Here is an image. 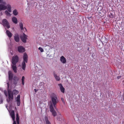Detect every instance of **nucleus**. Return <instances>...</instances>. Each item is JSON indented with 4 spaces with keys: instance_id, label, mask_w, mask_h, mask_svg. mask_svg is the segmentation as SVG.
Listing matches in <instances>:
<instances>
[{
    "instance_id": "f8f14e48",
    "label": "nucleus",
    "mask_w": 124,
    "mask_h": 124,
    "mask_svg": "<svg viewBox=\"0 0 124 124\" xmlns=\"http://www.w3.org/2000/svg\"><path fill=\"white\" fill-rule=\"evenodd\" d=\"M19 26L20 27V28L22 30H24V31H27V30L25 28V27L24 28L23 27V24L22 22H20L19 23Z\"/></svg>"
},
{
    "instance_id": "0eeeda50",
    "label": "nucleus",
    "mask_w": 124,
    "mask_h": 124,
    "mask_svg": "<svg viewBox=\"0 0 124 124\" xmlns=\"http://www.w3.org/2000/svg\"><path fill=\"white\" fill-rule=\"evenodd\" d=\"M8 99H7V102L9 103L10 101H11L13 99V94L9 93L8 94Z\"/></svg>"
},
{
    "instance_id": "423d86ee",
    "label": "nucleus",
    "mask_w": 124,
    "mask_h": 124,
    "mask_svg": "<svg viewBox=\"0 0 124 124\" xmlns=\"http://www.w3.org/2000/svg\"><path fill=\"white\" fill-rule=\"evenodd\" d=\"M27 36L23 33V36L20 37V38L23 42L25 43L26 41V40L27 39Z\"/></svg>"
},
{
    "instance_id": "9d476101",
    "label": "nucleus",
    "mask_w": 124,
    "mask_h": 124,
    "mask_svg": "<svg viewBox=\"0 0 124 124\" xmlns=\"http://www.w3.org/2000/svg\"><path fill=\"white\" fill-rule=\"evenodd\" d=\"M60 61L63 63H65L66 62V58L63 56L60 57Z\"/></svg>"
},
{
    "instance_id": "39448f33",
    "label": "nucleus",
    "mask_w": 124,
    "mask_h": 124,
    "mask_svg": "<svg viewBox=\"0 0 124 124\" xmlns=\"http://www.w3.org/2000/svg\"><path fill=\"white\" fill-rule=\"evenodd\" d=\"M3 25L7 28H9L10 27V25L7 20L6 19H3L2 21Z\"/></svg>"
},
{
    "instance_id": "f257e3e1",
    "label": "nucleus",
    "mask_w": 124,
    "mask_h": 124,
    "mask_svg": "<svg viewBox=\"0 0 124 124\" xmlns=\"http://www.w3.org/2000/svg\"><path fill=\"white\" fill-rule=\"evenodd\" d=\"M51 101H50L49 104L50 111L52 112V115L55 116H56L57 113L54 108H56V105L58 102V100L56 95L54 93L52 94L50 96Z\"/></svg>"
},
{
    "instance_id": "b1692460",
    "label": "nucleus",
    "mask_w": 124,
    "mask_h": 124,
    "mask_svg": "<svg viewBox=\"0 0 124 124\" xmlns=\"http://www.w3.org/2000/svg\"><path fill=\"white\" fill-rule=\"evenodd\" d=\"M109 16L110 18H113L115 17L114 15L111 13H110V14L109 15Z\"/></svg>"
},
{
    "instance_id": "5701e85b",
    "label": "nucleus",
    "mask_w": 124,
    "mask_h": 124,
    "mask_svg": "<svg viewBox=\"0 0 124 124\" xmlns=\"http://www.w3.org/2000/svg\"><path fill=\"white\" fill-rule=\"evenodd\" d=\"M13 14L15 16L17 15L18 14V12L16 9L14 10L13 12Z\"/></svg>"
},
{
    "instance_id": "2f4dec72",
    "label": "nucleus",
    "mask_w": 124,
    "mask_h": 124,
    "mask_svg": "<svg viewBox=\"0 0 124 124\" xmlns=\"http://www.w3.org/2000/svg\"><path fill=\"white\" fill-rule=\"evenodd\" d=\"M13 124H16L15 120L13 121Z\"/></svg>"
},
{
    "instance_id": "6ab92c4d",
    "label": "nucleus",
    "mask_w": 124,
    "mask_h": 124,
    "mask_svg": "<svg viewBox=\"0 0 124 124\" xmlns=\"http://www.w3.org/2000/svg\"><path fill=\"white\" fill-rule=\"evenodd\" d=\"M6 33L9 38H11L12 36V34L11 32L8 30H7L6 31Z\"/></svg>"
},
{
    "instance_id": "c9c22d12",
    "label": "nucleus",
    "mask_w": 124,
    "mask_h": 124,
    "mask_svg": "<svg viewBox=\"0 0 124 124\" xmlns=\"http://www.w3.org/2000/svg\"><path fill=\"white\" fill-rule=\"evenodd\" d=\"M30 0L32 1V0H27V2H29Z\"/></svg>"
},
{
    "instance_id": "f704fd0d",
    "label": "nucleus",
    "mask_w": 124,
    "mask_h": 124,
    "mask_svg": "<svg viewBox=\"0 0 124 124\" xmlns=\"http://www.w3.org/2000/svg\"><path fill=\"white\" fill-rule=\"evenodd\" d=\"M38 90H37L36 89H34V91L35 92H36L38 91Z\"/></svg>"
},
{
    "instance_id": "f03ea898",
    "label": "nucleus",
    "mask_w": 124,
    "mask_h": 124,
    "mask_svg": "<svg viewBox=\"0 0 124 124\" xmlns=\"http://www.w3.org/2000/svg\"><path fill=\"white\" fill-rule=\"evenodd\" d=\"M9 81L11 82V83L16 85L19 80V78L15 76L13 78V74L11 71L8 72Z\"/></svg>"
},
{
    "instance_id": "cd10ccee",
    "label": "nucleus",
    "mask_w": 124,
    "mask_h": 124,
    "mask_svg": "<svg viewBox=\"0 0 124 124\" xmlns=\"http://www.w3.org/2000/svg\"><path fill=\"white\" fill-rule=\"evenodd\" d=\"M0 3H2L4 5L6 4V2L5 1H3V0H0Z\"/></svg>"
},
{
    "instance_id": "20e7f679",
    "label": "nucleus",
    "mask_w": 124,
    "mask_h": 124,
    "mask_svg": "<svg viewBox=\"0 0 124 124\" xmlns=\"http://www.w3.org/2000/svg\"><path fill=\"white\" fill-rule=\"evenodd\" d=\"M19 59L18 56L16 55L14 56L12 59V62L13 64H16L18 61Z\"/></svg>"
},
{
    "instance_id": "c85d7f7f",
    "label": "nucleus",
    "mask_w": 124,
    "mask_h": 124,
    "mask_svg": "<svg viewBox=\"0 0 124 124\" xmlns=\"http://www.w3.org/2000/svg\"><path fill=\"white\" fill-rule=\"evenodd\" d=\"M39 49L40 51L41 52H43L44 51L43 49L40 47L39 48Z\"/></svg>"
},
{
    "instance_id": "7ed1b4c3",
    "label": "nucleus",
    "mask_w": 124,
    "mask_h": 124,
    "mask_svg": "<svg viewBox=\"0 0 124 124\" xmlns=\"http://www.w3.org/2000/svg\"><path fill=\"white\" fill-rule=\"evenodd\" d=\"M28 56L27 54L26 53L24 54L23 56V61L22 62V69L24 70L25 69L26 67V64L25 62H27L28 60Z\"/></svg>"
},
{
    "instance_id": "473e14b6",
    "label": "nucleus",
    "mask_w": 124,
    "mask_h": 124,
    "mask_svg": "<svg viewBox=\"0 0 124 124\" xmlns=\"http://www.w3.org/2000/svg\"><path fill=\"white\" fill-rule=\"evenodd\" d=\"M121 76H118L117 77V79H119L120 78H121Z\"/></svg>"
},
{
    "instance_id": "aec40b11",
    "label": "nucleus",
    "mask_w": 124,
    "mask_h": 124,
    "mask_svg": "<svg viewBox=\"0 0 124 124\" xmlns=\"http://www.w3.org/2000/svg\"><path fill=\"white\" fill-rule=\"evenodd\" d=\"M54 77L57 81H59L60 80V78L59 77L57 76V75L54 72Z\"/></svg>"
},
{
    "instance_id": "ddd939ff",
    "label": "nucleus",
    "mask_w": 124,
    "mask_h": 124,
    "mask_svg": "<svg viewBox=\"0 0 124 124\" xmlns=\"http://www.w3.org/2000/svg\"><path fill=\"white\" fill-rule=\"evenodd\" d=\"M58 85L60 87V89L61 91L63 93H64L65 91V89L63 87L62 84H58Z\"/></svg>"
},
{
    "instance_id": "6e6552de",
    "label": "nucleus",
    "mask_w": 124,
    "mask_h": 124,
    "mask_svg": "<svg viewBox=\"0 0 124 124\" xmlns=\"http://www.w3.org/2000/svg\"><path fill=\"white\" fill-rule=\"evenodd\" d=\"M18 51L20 53H23L25 51L24 48L22 46H20L18 47Z\"/></svg>"
},
{
    "instance_id": "bb28decb",
    "label": "nucleus",
    "mask_w": 124,
    "mask_h": 124,
    "mask_svg": "<svg viewBox=\"0 0 124 124\" xmlns=\"http://www.w3.org/2000/svg\"><path fill=\"white\" fill-rule=\"evenodd\" d=\"M16 121H19V117L18 114V113H17L16 114Z\"/></svg>"
},
{
    "instance_id": "7c9ffc66",
    "label": "nucleus",
    "mask_w": 124,
    "mask_h": 124,
    "mask_svg": "<svg viewBox=\"0 0 124 124\" xmlns=\"http://www.w3.org/2000/svg\"><path fill=\"white\" fill-rule=\"evenodd\" d=\"M4 93L5 95L6 96H7V92L6 91H4Z\"/></svg>"
},
{
    "instance_id": "f3484780",
    "label": "nucleus",
    "mask_w": 124,
    "mask_h": 124,
    "mask_svg": "<svg viewBox=\"0 0 124 124\" xmlns=\"http://www.w3.org/2000/svg\"><path fill=\"white\" fill-rule=\"evenodd\" d=\"M11 117L13 121L15 120V113L14 111V110H12L11 113Z\"/></svg>"
},
{
    "instance_id": "2eb2a0df",
    "label": "nucleus",
    "mask_w": 124,
    "mask_h": 124,
    "mask_svg": "<svg viewBox=\"0 0 124 124\" xmlns=\"http://www.w3.org/2000/svg\"><path fill=\"white\" fill-rule=\"evenodd\" d=\"M101 42L103 43V42L104 43H107L108 42V39L105 37H102ZM103 44V43H102Z\"/></svg>"
},
{
    "instance_id": "c756f323",
    "label": "nucleus",
    "mask_w": 124,
    "mask_h": 124,
    "mask_svg": "<svg viewBox=\"0 0 124 124\" xmlns=\"http://www.w3.org/2000/svg\"><path fill=\"white\" fill-rule=\"evenodd\" d=\"M63 103H64V104H65V101H64V99L63 98H62L61 99Z\"/></svg>"
},
{
    "instance_id": "393cba45",
    "label": "nucleus",
    "mask_w": 124,
    "mask_h": 124,
    "mask_svg": "<svg viewBox=\"0 0 124 124\" xmlns=\"http://www.w3.org/2000/svg\"><path fill=\"white\" fill-rule=\"evenodd\" d=\"M5 14L7 16H10V14L9 13L7 10H5Z\"/></svg>"
},
{
    "instance_id": "e433bc0d",
    "label": "nucleus",
    "mask_w": 124,
    "mask_h": 124,
    "mask_svg": "<svg viewBox=\"0 0 124 124\" xmlns=\"http://www.w3.org/2000/svg\"><path fill=\"white\" fill-rule=\"evenodd\" d=\"M89 47H88L87 48V50L88 51H89Z\"/></svg>"
},
{
    "instance_id": "dca6fc26",
    "label": "nucleus",
    "mask_w": 124,
    "mask_h": 124,
    "mask_svg": "<svg viewBox=\"0 0 124 124\" xmlns=\"http://www.w3.org/2000/svg\"><path fill=\"white\" fill-rule=\"evenodd\" d=\"M7 91L8 92V94H13L12 92V91L11 90L9 89V83H7Z\"/></svg>"
},
{
    "instance_id": "1a4fd4ad",
    "label": "nucleus",
    "mask_w": 124,
    "mask_h": 124,
    "mask_svg": "<svg viewBox=\"0 0 124 124\" xmlns=\"http://www.w3.org/2000/svg\"><path fill=\"white\" fill-rule=\"evenodd\" d=\"M16 101L18 106H19L20 104V95H18L16 98Z\"/></svg>"
},
{
    "instance_id": "a878e982",
    "label": "nucleus",
    "mask_w": 124,
    "mask_h": 124,
    "mask_svg": "<svg viewBox=\"0 0 124 124\" xmlns=\"http://www.w3.org/2000/svg\"><path fill=\"white\" fill-rule=\"evenodd\" d=\"M25 79V77L23 76L22 77V84L23 85H24V81Z\"/></svg>"
},
{
    "instance_id": "a211bd4d",
    "label": "nucleus",
    "mask_w": 124,
    "mask_h": 124,
    "mask_svg": "<svg viewBox=\"0 0 124 124\" xmlns=\"http://www.w3.org/2000/svg\"><path fill=\"white\" fill-rule=\"evenodd\" d=\"M12 22L15 24H16L17 23V18L15 17H13L12 18Z\"/></svg>"
},
{
    "instance_id": "4468645a",
    "label": "nucleus",
    "mask_w": 124,
    "mask_h": 124,
    "mask_svg": "<svg viewBox=\"0 0 124 124\" xmlns=\"http://www.w3.org/2000/svg\"><path fill=\"white\" fill-rule=\"evenodd\" d=\"M12 68L14 72L15 73H16L17 72V67L16 64H13L11 65Z\"/></svg>"
},
{
    "instance_id": "9b49d317",
    "label": "nucleus",
    "mask_w": 124,
    "mask_h": 124,
    "mask_svg": "<svg viewBox=\"0 0 124 124\" xmlns=\"http://www.w3.org/2000/svg\"><path fill=\"white\" fill-rule=\"evenodd\" d=\"M14 39L16 41L18 42L19 41L20 38L19 35L16 34H15L14 36Z\"/></svg>"
},
{
    "instance_id": "4be33fe9",
    "label": "nucleus",
    "mask_w": 124,
    "mask_h": 124,
    "mask_svg": "<svg viewBox=\"0 0 124 124\" xmlns=\"http://www.w3.org/2000/svg\"><path fill=\"white\" fill-rule=\"evenodd\" d=\"M18 93V91L15 89L13 90L12 93H13V94H14V95H16Z\"/></svg>"
},
{
    "instance_id": "72a5a7b5",
    "label": "nucleus",
    "mask_w": 124,
    "mask_h": 124,
    "mask_svg": "<svg viewBox=\"0 0 124 124\" xmlns=\"http://www.w3.org/2000/svg\"><path fill=\"white\" fill-rule=\"evenodd\" d=\"M16 122L17 124H19V121H17Z\"/></svg>"
},
{
    "instance_id": "412c9836",
    "label": "nucleus",
    "mask_w": 124,
    "mask_h": 124,
    "mask_svg": "<svg viewBox=\"0 0 124 124\" xmlns=\"http://www.w3.org/2000/svg\"><path fill=\"white\" fill-rule=\"evenodd\" d=\"M45 120L46 123V124H51V123L48 120L47 117L45 116Z\"/></svg>"
}]
</instances>
